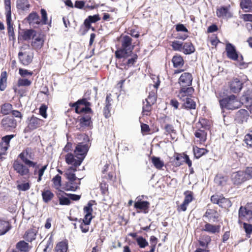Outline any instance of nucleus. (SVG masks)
Segmentation results:
<instances>
[{
    "mask_svg": "<svg viewBox=\"0 0 252 252\" xmlns=\"http://www.w3.org/2000/svg\"><path fill=\"white\" fill-rule=\"evenodd\" d=\"M241 99L245 105L250 104L252 101V91L251 90L245 91L241 96Z\"/></svg>",
    "mask_w": 252,
    "mask_h": 252,
    "instance_id": "46",
    "label": "nucleus"
},
{
    "mask_svg": "<svg viewBox=\"0 0 252 252\" xmlns=\"http://www.w3.org/2000/svg\"><path fill=\"white\" fill-rule=\"evenodd\" d=\"M172 62L174 68L181 67L184 64V60L183 57L178 54L173 57Z\"/></svg>",
    "mask_w": 252,
    "mask_h": 252,
    "instance_id": "38",
    "label": "nucleus"
},
{
    "mask_svg": "<svg viewBox=\"0 0 252 252\" xmlns=\"http://www.w3.org/2000/svg\"><path fill=\"white\" fill-rule=\"evenodd\" d=\"M7 86V73L6 71H3L0 74V90L4 91Z\"/></svg>",
    "mask_w": 252,
    "mask_h": 252,
    "instance_id": "51",
    "label": "nucleus"
},
{
    "mask_svg": "<svg viewBox=\"0 0 252 252\" xmlns=\"http://www.w3.org/2000/svg\"><path fill=\"white\" fill-rule=\"evenodd\" d=\"M185 198L183 203L177 206L178 212H185L187 210L189 204L193 200V193L190 190H186L184 192Z\"/></svg>",
    "mask_w": 252,
    "mask_h": 252,
    "instance_id": "15",
    "label": "nucleus"
},
{
    "mask_svg": "<svg viewBox=\"0 0 252 252\" xmlns=\"http://www.w3.org/2000/svg\"><path fill=\"white\" fill-rule=\"evenodd\" d=\"M89 150V147L87 144L84 143H79L77 144L74 151V153L76 157L79 158L83 161L85 158Z\"/></svg>",
    "mask_w": 252,
    "mask_h": 252,
    "instance_id": "12",
    "label": "nucleus"
},
{
    "mask_svg": "<svg viewBox=\"0 0 252 252\" xmlns=\"http://www.w3.org/2000/svg\"><path fill=\"white\" fill-rule=\"evenodd\" d=\"M220 225L213 224L209 222H206L201 230L209 233L215 234L220 232Z\"/></svg>",
    "mask_w": 252,
    "mask_h": 252,
    "instance_id": "30",
    "label": "nucleus"
},
{
    "mask_svg": "<svg viewBox=\"0 0 252 252\" xmlns=\"http://www.w3.org/2000/svg\"><path fill=\"white\" fill-rule=\"evenodd\" d=\"M244 83L239 78L233 77L228 83V87L233 93L240 92L243 87Z\"/></svg>",
    "mask_w": 252,
    "mask_h": 252,
    "instance_id": "16",
    "label": "nucleus"
},
{
    "mask_svg": "<svg viewBox=\"0 0 252 252\" xmlns=\"http://www.w3.org/2000/svg\"><path fill=\"white\" fill-rule=\"evenodd\" d=\"M53 183V186L56 189H59L61 187L62 177L59 175H56L52 180Z\"/></svg>",
    "mask_w": 252,
    "mask_h": 252,
    "instance_id": "56",
    "label": "nucleus"
},
{
    "mask_svg": "<svg viewBox=\"0 0 252 252\" xmlns=\"http://www.w3.org/2000/svg\"><path fill=\"white\" fill-rule=\"evenodd\" d=\"M99 188L101 191V193L103 195H108L109 194V190H108V185L106 183V182L103 180L100 183Z\"/></svg>",
    "mask_w": 252,
    "mask_h": 252,
    "instance_id": "59",
    "label": "nucleus"
},
{
    "mask_svg": "<svg viewBox=\"0 0 252 252\" xmlns=\"http://www.w3.org/2000/svg\"><path fill=\"white\" fill-rule=\"evenodd\" d=\"M68 247V241L65 239L57 244L55 248V252H67Z\"/></svg>",
    "mask_w": 252,
    "mask_h": 252,
    "instance_id": "44",
    "label": "nucleus"
},
{
    "mask_svg": "<svg viewBox=\"0 0 252 252\" xmlns=\"http://www.w3.org/2000/svg\"><path fill=\"white\" fill-rule=\"evenodd\" d=\"M192 95L185 96L183 98L178 97L179 100L184 102L182 104V108L187 110H195L196 107V104L195 101L191 97Z\"/></svg>",
    "mask_w": 252,
    "mask_h": 252,
    "instance_id": "14",
    "label": "nucleus"
},
{
    "mask_svg": "<svg viewBox=\"0 0 252 252\" xmlns=\"http://www.w3.org/2000/svg\"><path fill=\"white\" fill-rule=\"evenodd\" d=\"M37 230L35 227L32 226L28 229L23 236V238L27 241L32 242L36 238Z\"/></svg>",
    "mask_w": 252,
    "mask_h": 252,
    "instance_id": "31",
    "label": "nucleus"
},
{
    "mask_svg": "<svg viewBox=\"0 0 252 252\" xmlns=\"http://www.w3.org/2000/svg\"><path fill=\"white\" fill-rule=\"evenodd\" d=\"M105 134L107 139L112 140L115 139V131L113 126H108L105 130Z\"/></svg>",
    "mask_w": 252,
    "mask_h": 252,
    "instance_id": "58",
    "label": "nucleus"
},
{
    "mask_svg": "<svg viewBox=\"0 0 252 252\" xmlns=\"http://www.w3.org/2000/svg\"><path fill=\"white\" fill-rule=\"evenodd\" d=\"M210 200L213 204H217L220 207L224 209H228L232 206L230 199L225 198L222 194H213L211 196Z\"/></svg>",
    "mask_w": 252,
    "mask_h": 252,
    "instance_id": "9",
    "label": "nucleus"
},
{
    "mask_svg": "<svg viewBox=\"0 0 252 252\" xmlns=\"http://www.w3.org/2000/svg\"><path fill=\"white\" fill-rule=\"evenodd\" d=\"M32 84V81L28 79L19 78L17 81V85L18 87L30 86Z\"/></svg>",
    "mask_w": 252,
    "mask_h": 252,
    "instance_id": "62",
    "label": "nucleus"
},
{
    "mask_svg": "<svg viewBox=\"0 0 252 252\" xmlns=\"http://www.w3.org/2000/svg\"><path fill=\"white\" fill-rule=\"evenodd\" d=\"M193 81V76L189 72H183L181 74L178 80V83L180 86L177 97L183 98L185 96L193 95L194 89L191 86Z\"/></svg>",
    "mask_w": 252,
    "mask_h": 252,
    "instance_id": "2",
    "label": "nucleus"
},
{
    "mask_svg": "<svg viewBox=\"0 0 252 252\" xmlns=\"http://www.w3.org/2000/svg\"><path fill=\"white\" fill-rule=\"evenodd\" d=\"M243 229L246 233L247 237L250 238L252 234V222H243Z\"/></svg>",
    "mask_w": 252,
    "mask_h": 252,
    "instance_id": "54",
    "label": "nucleus"
},
{
    "mask_svg": "<svg viewBox=\"0 0 252 252\" xmlns=\"http://www.w3.org/2000/svg\"><path fill=\"white\" fill-rule=\"evenodd\" d=\"M225 49L227 57L228 59L234 61L238 60L239 55L235 47L232 44L229 42L226 43Z\"/></svg>",
    "mask_w": 252,
    "mask_h": 252,
    "instance_id": "18",
    "label": "nucleus"
},
{
    "mask_svg": "<svg viewBox=\"0 0 252 252\" xmlns=\"http://www.w3.org/2000/svg\"><path fill=\"white\" fill-rule=\"evenodd\" d=\"M151 160L154 167L158 170H161L164 165L163 161L159 157L154 156L151 158Z\"/></svg>",
    "mask_w": 252,
    "mask_h": 252,
    "instance_id": "45",
    "label": "nucleus"
},
{
    "mask_svg": "<svg viewBox=\"0 0 252 252\" xmlns=\"http://www.w3.org/2000/svg\"><path fill=\"white\" fill-rule=\"evenodd\" d=\"M45 42V35L41 32H37L33 36L31 42L32 48L36 51L40 50L43 47Z\"/></svg>",
    "mask_w": 252,
    "mask_h": 252,
    "instance_id": "11",
    "label": "nucleus"
},
{
    "mask_svg": "<svg viewBox=\"0 0 252 252\" xmlns=\"http://www.w3.org/2000/svg\"><path fill=\"white\" fill-rule=\"evenodd\" d=\"M183 45V43L177 40L172 41L171 45L173 50L180 52L182 51Z\"/></svg>",
    "mask_w": 252,
    "mask_h": 252,
    "instance_id": "60",
    "label": "nucleus"
},
{
    "mask_svg": "<svg viewBox=\"0 0 252 252\" xmlns=\"http://www.w3.org/2000/svg\"><path fill=\"white\" fill-rule=\"evenodd\" d=\"M81 179L67 180L63 185V189L66 191H76L79 189Z\"/></svg>",
    "mask_w": 252,
    "mask_h": 252,
    "instance_id": "22",
    "label": "nucleus"
},
{
    "mask_svg": "<svg viewBox=\"0 0 252 252\" xmlns=\"http://www.w3.org/2000/svg\"><path fill=\"white\" fill-rule=\"evenodd\" d=\"M144 104L142 107V114L143 116H150L151 114V111L152 110V105L154 104H151L148 103V102H146V104H144V102H143Z\"/></svg>",
    "mask_w": 252,
    "mask_h": 252,
    "instance_id": "52",
    "label": "nucleus"
},
{
    "mask_svg": "<svg viewBox=\"0 0 252 252\" xmlns=\"http://www.w3.org/2000/svg\"><path fill=\"white\" fill-rule=\"evenodd\" d=\"M26 122L27 126L24 129V132L29 133L43 126L45 121L32 115L27 118Z\"/></svg>",
    "mask_w": 252,
    "mask_h": 252,
    "instance_id": "7",
    "label": "nucleus"
},
{
    "mask_svg": "<svg viewBox=\"0 0 252 252\" xmlns=\"http://www.w3.org/2000/svg\"><path fill=\"white\" fill-rule=\"evenodd\" d=\"M230 6H221L216 10L217 16L219 18L229 19L233 17V14L229 10Z\"/></svg>",
    "mask_w": 252,
    "mask_h": 252,
    "instance_id": "26",
    "label": "nucleus"
},
{
    "mask_svg": "<svg viewBox=\"0 0 252 252\" xmlns=\"http://www.w3.org/2000/svg\"><path fill=\"white\" fill-rule=\"evenodd\" d=\"M41 195L43 201L45 203L51 201L54 197V194L50 189H44L42 191Z\"/></svg>",
    "mask_w": 252,
    "mask_h": 252,
    "instance_id": "40",
    "label": "nucleus"
},
{
    "mask_svg": "<svg viewBox=\"0 0 252 252\" xmlns=\"http://www.w3.org/2000/svg\"><path fill=\"white\" fill-rule=\"evenodd\" d=\"M185 153H178L175 152L173 157L170 158V162L172 166L178 167L182 165L184 162Z\"/></svg>",
    "mask_w": 252,
    "mask_h": 252,
    "instance_id": "24",
    "label": "nucleus"
},
{
    "mask_svg": "<svg viewBox=\"0 0 252 252\" xmlns=\"http://www.w3.org/2000/svg\"><path fill=\"white\" fill-rule=\"evenodd\" d=\"M238 223L243 220L252 222V202H248L244 206H241L238 210Z\"/></svg>",
    "mask_w": 252,
    "mask_h": 252,
    "instance_id": "6",
    "label": "nucleus"
},
{
    "mask_svg": "<svg viewBox=\"0 0 252 252\" xmlns=\"http://www.w3.org/2000/svg\"><path fill=\"white\" fill-rule=\"evenodd\" d=\"M65 161L68 165H72V167L77 168L82 163L83 160L79 158L76 157L75 155L69 153L65 156Z\"/></svg>",
    "mask_w": 252,
    "mask_h": 252,
    "instance_id": "20",
    "label": "nucleus"
},
{
    "mask_svg": "<svg viewBox=\"0 0 252 252\" xmlns=\"http://www.w3.org/2000/svg\"><path fill=\"white\" fill-rule=\"evenodd\" d=\"M37 32L33 29L26 30L22 32L21 37L22 39L25 41H28L32 39L33 36L36 34Z\"/></svg>",
    "mask_w": 252,
    "mask_h": 252,
    "instance_id": "37",
    "label": "nucleus"
},
{
    "mask_svg": "<svg viewBox=\"0 0 252 252\" xmlns=\"http://www.w3.org/2000/svg\"><path fill=\"white\" fill-rule=\"evenodd\" d=\"M18 57L21 63L24 65H28L31 63L33 60V53L27 54L26 53L19 52Z\"/></svg>",
    "mask_w": 252,
    "mask_h": 252,
    "instance_id": "32",
    "label": "nucleus"
},
{
    "mask_svg": "<svg viewBox=\"0 0 252 252\" xmlns=\"http://www.w3.org/2000/svg\"><path fill=\"white\" fill-rule=\"evenodd\" d=\"M244 142L247 148H252V130L245 135Z\"/></svg>",
    "mask_w": 252,
    "mask_h": 252,
    "instance_id": "55",
    "label": "nucleus"
},
{
    "mask_svg": "<svg viewBox=\"0 0 252 252\" xmlns=\"http://www.w3.org/2000/svg\"><path fill=\"white\" fill-rule=\"evenodd\" d=\"M69 105L71 107L75 108V111L77 114L81 113H93V111L90 108L91 103L88 101L87 98H83L78 100L75 103H70Z\"/></svg>",
    "mask_w": 252,
    "mask_h": 252,
    "instance_id": "5",
    "label": "nucleus"
},
{
    "mask_svg": "<svg viewBox=\"0 0 252 252\" xmlns=\"http://www.w3.org/2000/svg\"><path fill=\"white\" fill-rule=\"evenodd\" d=\"M79 126L78 129L89 126L92 123L91 121V117L89 115H86L82 117L79 120Z\"/></svg>",
    "mask_w": 252,
    "mask_h": 252,
    "instance_id": "41",
    "label": "nucleus"
},
{
    "mask_svg": "<svg viewBox=\"0 0 252 252\" xmlns=\"http://www.w3.org/2000/svg\"><path fill=\"white\" fill-rule=\"evenodd\" d=\"M12 227V224L9 220L0 218V236L5 235Z\"/></svg>",
    "mask_w": 252,
    "mask_h": 252,
    "instance_id": "28",
    "label": "nucleus"
},
{
    "mask_svg": "<svg viewBox=\"0 0 252 252\" xmlns=\"http://www.w3.org/2000/svg\"><path fill=\"white\" fill-rule=\"evenodd\" d=\"M92 220L86 218L80 219L78 220L80 223V228L82 233H87L89 230V225Z\"/></svg>",
    "mask_w": 252,
    "mask_h": 252,
    "instance_id": "35",
    "label": "nucleus"
},
{
    "mask_svg": "<svg viewBox=\"0 0 252 252\" xmlns=\"http://www.w3.org/2000/svg\"><path fill=\"white\" fill-rule=\"evenodd\" d=\"M94 205H96V202L94 200H90L86 206H84L83 208L84 213L85 214L84 218L90 219L91 220L93 219V206Z\"/></svg>",
    "mask_w": 252,
    "mask_h": 252,
    "instance_id": "29",
    "label": "nucleus"
},
{
    "mask_svg": "<svg viewBox=\"0 0 252 252\" xmlns=\"http://www.w3.org/2000/svg\"><path fill=\"white\" fill-rule=\"evenodd\" d=\"M17 6L19 9L25 10L30 7V4L28 0H18Z\"/></svg>",
    "mask_w": 252,
    "mask_h": 252,
    "instance_id": "57",
    "label": "nucleus"
},
{
    "mask_svg": "<svg viewBox=\"0 0 252 252\" xmlns=\"http://www.w3.org/2000/svg\"><path fill=\"white\" fill-rule=\"evenodd\" d=\"M11 0H3L6 21L7 26V32L9 37H13L14 35L13 24L11 19Z\"/></svg>",
    "mask_w": 252,
    "mask_h": 252,
    "instance_id": "8",
    "label": "nucleus"
},
{
    "mask_svg": "<svg viewBox=\"0 0 252 252\" xmlns=\"http://www.w3.org/2000/svg\"><path fill=\"white\" fill-rule=\"evenodd\" d=\"M132 39L128 35L122 36L120 39L121 47L115 52L116 58H127L130 56L135 47L132 44Z\"/></svg>",
    "mask_w": 252,
    "mask_h": 252,
    "instance_id": "3",
    "label": "nucleus"
},
{
    "mask_svg": "<svg viewBox=\"0 0 252 252\" xmlns=\"http://www.w3.org/2000/svg\"><path fill=\"white\" fill-rule=\"evenodd\" d=\"M102 178L108 181H114L116 179L115 173L114 171L109 172L104 174V175L102 176Z\"/></svg>",
    "mask_w": 252,
    "mask_h": 252,
    "instance_id": "64",
    "label": "nucleus"
},
{
    "mask_svg": "<svg viewBox=\"0 0 252 252\" xmlns=\"http://www.w3.org/2000/svg\"><path fill=\"white\" fill-rule=\"evenodd\" d=\"M77 168L73 167H69L66 170L65 176L67 180H76L79 178L76 176L75 172L77 171Z\"/></svg>",
    "mask_w": 252,
    "mask_h": 252,
    "instance_id": "48",
    "label": "nucleus"
},
{
    "mask_svg": "<svg viewBox=\"0 0 252 252\" xmlns=\"http://www.w3.org/2000/svg\"><path fill=\"white\" fill-rule=\"evenodd\" d=\"M135 201L134 207L137 210V212H142L144 214H147L149 211L150 203L148 201H144L141 199L136 198Z\"/></svg>",
    "mask_w": 252,
    "mask_h": 252,
    "instance_id": "17",
    "label": "nucleus"
},
{
    "mask_svg": "<svg viewBox=\"0 0 252 252\" xmlns=\"http://www.w3.org/2000/svg\"><path fill=\"white\" fill-rule=\"evenodd\" d=\"M27 21L30 25H40L41 22L39 15L36 12L31 13L26 18Z\"/></svg>",
    "mask_w": 252,
    "mask_h": 252,
    "instance_id": "34",
    "label": "nucleus"
},
{
    "mask_svg": "<svg viewBox=\"0 0 252 252\" xmlns=\"http://www.w3.org/2000/svg\"><path fill=\"white\" fill-rule=\"evenodd\" d=\"M12 108V104L8 103H4L1 106L0 113L4 115H8L11 113Z\"/></svg>",
    "mask_w": 252,
    "mask_h": 252,
    "instance_id": "53",
    "label": "nucleus"
},
{
    "mask_svg": "<svg viewBox=\"0 0 252 252\" xmlns=\"http://www.w3.org/2000/svg\"><path fill=\"white\" fill-rule=\"evenodd\" d=\"M100 20V18L98 14L94 15L93 16H89L85 20L84 24L86 28V32L83 33L84 34L89 29H92L93 31L94 30V28L92 27L91 23H95Z\"/></svg>",
    "mask_w": 252,
    "mask_h": 252,
    "instance_id": "27",
    "label": "nucleus"
},
{
    "mask_svg": "<svg viewBox=\"0 0 252 252\" xmlns=\"http://www.w3.org/2000/svg\"><path fill=\"white\" fill-rule=\"evenodd\" d=\"M16 248L20 251L19 252H28L30 250L29 244L23 240L17 243Z\"/></svg>",
    "mask_w": 252,
    "mask_h": 252,
    "instance_id": "50",
    "label": "nucleus"
},
{
    "mask_svg": "<svg viewBox=\"0 0 252 252\" xmlns=\"http://www.w3.org/2000/svg\"><path fill=\"white\" fill-rule=\"evenodd\" d=\"M219 103L220 107L222 109L227 110H235L240 108L241 105L238 100L237 97L231 94L226 97L219 100Z\"/></svg>",
    "mask_w": 252,
    "mask_h": 252,
    "instance_id": "4",
    "label": "nucleus"
},
{
    "mask_svg": "<svg viewBox=\"0 0 252 252\" xmlns=\"http://www.w3.org/2000/svg\"><path fill=\"white\" fill-rule=\"evenodd\" d=\"M240 6L244 12H250L252 11V0H241Z\"/></svg>",
    "mask_w": 252,
    "mask_h": 252,
    "instance_id": "43",
    "label": "nucleus"
},
{
    "mask_svg": "<svg viewBox=\"0 0 252 252\" xmlns=\"http://www.w3.org/2000/svg\"><path fill=\"white\" fill-rule=\"evenodd\" d=\"M228 177L226 176L217 175L214 179L215 183L219 186L223 187L227 184Z\"/></svg>",
    "mask_w": 252,
    "mask_h": 252,
    "instance_id": "47",
    "label": "nucleus"
},
{
    "mask_svg": "<svg viewBox=\"0 0 252 252\" xmlns=\"http://www.w3.org/2000/svg\"><path fill=\"white\" fill-rule=\"evenodd\" d=\"M195 51V47L191 42H186L183 43L182 52L185 54H191L194 53Z\"/></svg>",
    "mask_w": 252,
    "mask_h": 252,
    "instance_id": "39",
    "label": "nucleus"
},
{
    "mask_svg": "<svg viewBox=\"0 0 252 252\" xmlns=\"http://www.w3.org/2000/svg\"><path fill=\"white\" fill-rule=\"evenodd\" d=\"M209 152V150L205 148H200L197 146L193 147V153L194 158L198 159L202 156L207 154Z\"/></svg>",
    "mask_w": 252,
    "mask_h": 252,
    "instance_id": "42",
    "label": "nucleus"
},
{
    "mask_svg": "<svg viewBox=\"0 0 252 252\" xmlns=\"http://www.w3.org/2000/svg\"><path fill=\"white\" fill-rule=\"evenodd\" d=\"M198 124L201 125V127L200 128L202 129H209L210 128V124L208 120L204 118L199 119Z\"/></svg>",
    "mask_w": 252,
    "mask_h": 252,
    "instance_id": "61",
    "label": "nucleus"
},
{
    "mask_svg": "<svg viewBox=\"0 0 252 252\" xmlns=\"http://www.w3.org/2000/svg\"><path fill=\"white\" fill-rule=\"evenodd\" d=\"M211 241V237L208 235H202L199 240V244L200 246L206 249L208 248L209 244Z\"/></svg>",
    "mask_w": 252,
    "mask_h": 252,
    "instance_id": "49",
    "label": "nucleus"
},
{
    "mask_svg": "<svg viewBox=\"0 0 252 252\" xmlns=\"http://www.w3.org/2000/svg\"><path fill=\"white\" fill-rule=\"evenodd\" d=\"M137 55L136 54H134L130 59H129L127 61L126 63V66H127V67H125V68L126 69L127 68L133 66L137 62Z\"/></svg>",
    "mask_w": 252,
    "mask_h": 252,
    "instance_id": "63",
    "label": "nucleus"
},
{
    "mask_svg": "<svg viewBox=\"0 0 252 252\" xmlns=\"http://www.w3.org/2000/svg\"><path fill=\"white\" fill-rule=\"evenodd\" d=\"M163 123L165 124L164 129L165 130V134L168 135L172 133H175L176 130L174 129V126L172 125L168 124L169 122V118L167 116H164L161 118Z\"/></svg>",
    "mask_w": 252,
    "mask_h": 252,
    "instance_id": "36",
    "label": "nucleus"
},
{
    "mask_svg": "<svg viewBox=\"0 0 252 252\" xmlns=\"http://www.w3.org/2000/svg\"><path fill=\"white\" fill-rule=\"evenodd\" d=\"M231 180L234 185H240L247 181L244 171L233 172L231 175Z\"/></svg>",
    "mask_w": 252,
    "mask_h": 252,
    "instance_id": "19",
    "label": "nucleus"
},
{
    "mask_svg": "<svg viewBox=\"0 0 252 252\" xmlns=\"http://www.w3.org/2000/svg\"><path fill=\"white\" fill-rule=\"evenodd\" d=\"M17 125V121L13 116L4 117L1 121V126L6 131H12L16 127Z\"/></svg>",
    "mask_w": 252,
    "mask_h": 252,
    "instance_id": "10",
    "label": "nucleus"
},
{
    "mask_svg": "<svg viewBox=\"0 0 252 252\" xmlns=\"http://www.w3.org/2000/svg\"><path fill=\"white\" fill-rule=\"evenodd\" d=\"M15 136V135H7L4 136L1 138V143H0L1 152H5L10 146V141L12 138Z\"/></svg>",
    "mask_w": 252,
    "mask_h": 252,
    "instance_id": "33",
    "label": "nucleus"
},
{
    "mask_svg": "<svg viewBox=\"0 0 252 252\" xmlns=\"http://www.w3.org/2000/svg\"><path fill=\"white\" fill-rule=\"evenodd\" d=\"M29 155V149H26L23 150L19 155L18 158L21 160H15L12 167L14 170L21 176H29L30 174V168H34L33 171L34 175H37L38 169L40 164H38L37 162L33 161L29 158H31V155Z\"/></svg>",
    "mask_w": 252,
    "mask_h": 252,
    "instance_id": "1",
    "label": "nucleus"
},
{
    "mask_svg": "<svg viewBox=\"0 0 252 252\" xmlns=\"http://www.w3.org/2000/svg\"><path fill=\"white\" fill-rule=\"evenodd\" d=\"M220 214L217 209H207L203 215L209 221L218 222L220 220Z\"/></svg>",
    "mask_w": 252,
    "mask_h": 252,
    "instance_id": "21",
    "label": "nucleus"
},
{
    "mask_svg": "<svg viewBox=\"0 0 252 252\" xmlns=\"http://www.w3.org/2000/svg\"><path fill=\"white\" fill-rule=\"evenodd\" d=\"M194 134L196 138L195 143L200 145H204L207 140V132L204 129L198 128L195 130Z\"/></svg>",
    "mask_w": 252,
    "mask_h": 252,
    "instance_id": "23",
    "label": "nucleus"
},
{
    "mask_svg": "<svg viewBox=\"0 0 252 252\" xmlns=\"http://www.w3.org/2000/svg\"><path fill=\"white\" fill-rule=\"evenodd\" d=\"M250 117V113L248 110L241 109L236 113L234 121L237 124L242 125L248 122Z\"/></svg>",
    "mask_w": 252,
    "mask_h": 252,
    "instance_id": "13",
    "label": "nucleus"
},
{
    "mask_svg": "<svg viewBox=\"0 0 252 252\" xmlns=\"http://www.w3.org/2000/svg\"><path fill=\"white\" fill-rule=\"evenodd\" d=\"M160 81H158L154 85H153V89H152L149 93L148 97L145 99L146 102H148L151 104H155L157 99V90L159 85Z\"/></svg>",
    "mask_w": 252,
    "mask_h": 252,
    "instance_id": "25",
    "label": "nucleus"
}]
</instances>
